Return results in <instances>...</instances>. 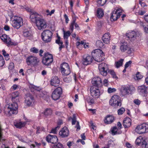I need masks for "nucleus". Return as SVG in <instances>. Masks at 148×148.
<instances>
[{"instance_id":"nucleus-1","label":"nucleus","mask_w":148,"mask_h":148,"mask_svg":"<svg viewBox=\"0 0 148 148\" xmlns=\"http://www.w3.org/2000/svg\"><path fill=\"white\" fill-rule=\"evenodd\" d=\"M91 55L93 57V59L97 62H101L105 58L104 53L99 49L94 50L91 53Z\"/></svg>"},{"instance_id":"nucleus-2","label":"nucleus","mask_w":148,"mask_h":148,"mask_svg":"<svg viewBox=\"0 0 148 148\" xmlns=\"http://www.w3.org/2000/svg\"><path fill=\"white\" fill-rule=\"evenodd\" d=\"M109 103L110 106L114 108L118 106L121 107V97L117 95H113L109 101Z\"/></svg>"},{"instance_id":"nucleus-3","label":"nucleus","mask_w":148,"mask_h":148,"mask_svg":"<svg viewBox=\"0 0 148 148\" xmlns=\"http://www.w3.org/2000/svg\"><path fill=\"white\" fill-rule=\"evenodd\" d=\"M135 87L132 85L123 87L121 89V96H125L129 94H132L135 91Z\"/></svg>"},{"instance_id":"nucleus-4","label":"nucleus","mask_w":148,"mask_h":148,"mask_svg":"<svg viewBox=\"0 0 148 148\" xmlns=\"http://www.w3.org/2000/svg\"><path fill=\"white\" fill-rule=\"evenodd\" d=\"M53 61V55L48 52L45 53L42 58V63L45 66H50Z\"/></svg>"},{"instance_id":"nucleus-5","label":"nucleus","mask_w":148,"mask_h":148,"mask_svg":"<svg viewBox=\"0 0 148 148\" xmlns=\"http://www.w3.org/2000/svg\"><path fill=\"white\" fill-rule=\"evenodd\" d=\"M119 49L121 52H125L129 56H132L133 54V49L129 47L126 42L121 43Z\"/></svg>"},{"instance_id":"nucleus-6","label":"nucleus","mask_w":148,"mask_h":148,"mask_svg":"<svg viewBox=\"0 0 148 148\" xmlns=\"http://www.w3.org/2000/svg\"><path fill=\"white\" fill-rule=\"evenodd\" d=\"M52 35V32L50 30H45L42 33L41 36L45 42L48 43L51 41Z\"/></svg>"},{"instance_id":"nucleus-7","label":"nucleus","mask_w":148,"mask_h":148,"mask_svg":"<svg viewBox=\"0 0 148 148\" xmlns=\"http://www.w3.org/2000/svg\"><path fill=\"white\" fill-rule=\"evenodd\" d=\"M23 24V20L20 17L15 16L12 21V25L15 29H18Z\"/></svg>"},{"instance_id":"nucleus-8","label":"nucleus","mask_w":148,"mask_h":148,"mask_svg":"<svg viewBox=\"0 0 148 148\" xmlns=\"http://www.w3.org/2000/svg\"><path fill=\"white\" fill-rule=\"evenodd\" d=\"M61 73L63 76H66L71 73V70L69 64L67 63L64 62L60 66Z\"/></svg>"},{"instance_id":"nucleus-9","label":"nucleus","mask_w":148,"mask_h":148,"mask_svg":"<svg viewBox=\"0 0 148 148\" xmlns=\"http://www.w3.org/2000/svg\"><path fill=\"white\" fill-rule=\"evenodd\" d=\"M17 102L12 101V103L9 104L8 109V116H10L12 114H16L18 113V104Z\"/></svg>"},{"instance_id":"nucleus-10","label":"nucleus","mask_w":148,"mask_h":148,"mask_svg":"<svg viewBox=\"0 0 148 148\" xmlns=\"http://www.w3.org/2000/svg\"><path fill=\"white\" fill-rule=\"evenodd\" d=\"M98 69L99 73L103 76H106L109 70L108 66L105 63H101L99 64Z\"/></svg>"},{"instance_id":"nucleus-11","label":"nucleus","mask_w":148,"mask_h":148,"mask_svg":"<svg viewBox=\"0 0 148 148\" xmlns=\"http://www.w3.org/2000/svg\"><path fill=\"white\" fill-rule=\"evenodd\" d=\"M136 132L139 134H142L148 132V125L143 123L136 126L135 130Z\"/></svg>"},{"instance_id":"nucleus-12","label":"nucleus","mask_w":148,"mask_h":148,"mask_svg":"<svg viewBox=\"0 0 148 148\" xmlns=\"http://www.w3.org/2000/svg\"><path fill=\"white\" fill-rule=\"evenodd\" d=\"M123 10L119 8H117L116 11H113L111 13L110 17L112 21H115L119 18L123 14Z\"/></svg>"},{"instance_id":"nucleus-13","label":"nucleus","mask_w":148,"mask_h":148,"mask_svg":"<svg viewBox=\"0 0 148 148\" xmlns=\"http://www.w3.org/2000/svg\"><path fill=\"white\" fill-rule=\"evenodd\" d=\"M38 62L37 58L32 55L28 56L26 60V62L28 66H35L37 64Z\"/></svg>"},{"instance_id":"nucleus-14","label":"nucleus","mask_w":148,"mask_h":148,"mask_svg":"<svg viewBox=\"0 0 148 148\" xmlns=\"http://www.w3.org/2000/svg\"><path fill=\"white\" fill-rule=\"evenodd\" d=\"M0 38L1 40L8 47L13 45L15 46L17 45L16 43L12 42L11 38L5 34H2Z\"/></svg>"},{"instance_id":"nucleus-15","label":"nucleus","mask_w":148,"mask_h":148,"mask_svg":"<svg viewBox=\"0 0 148 148\" xmlns=\"http://www.w3.org/2000/svg\"><path fill=\"white\" fill-rule=\"evenodd\" d=\"M62 90L60 87H57L53 91L51 94V97L54 100L59 99L62 94Z\"/></svg>"},{"instance_id":"nucleus-16","label":"nucleus","mask_w":148,"mask_h":148,"mask_svg":"<svg viewBox=\"0 0 148 148\" xmlns=\"http://www.w3.org/2000/svg\"><path fill=\"white\" fill-rule=\"evenodd\" d=\"M90 92L91 96L95 98H98L100 95L101 92L98 86H92L90 88Z\"/></svg>"},{"instance_id":"nucleus-17","label":"nucleus","mask_w":148,"mask_h":148,"mask_svg":"<svg viewBox=\"0 0 148 148\" xmlns=\"http://www.w3.org/2000/svg\"><path fill=\"white\" fill-rule=\"evenodd\" d=\"M93 58L92 56L86 54L84 55L82 60V64L85 66H87L90 64L92 62Z\"/></svg>"},{"instance_id":"nucleus-18","label":"nucleus","mask_w":148,"mask_h":148,"mask_svg":"<svg viewBox=\"0 0 148 148\" xmlns=\"http://www.w3.org/2000/svg\"><path fill=\"white\" fill-rule=\"evenodd\" d=\"M39 29H43L47 27V25L46 21L40 17L35 23Z\"/></svg>"},{"instance_id":"nucleus-19","label":"nucleus","mask_w":148,"mask_h":148,"mask_svg":"<svg viewBox=\"0 0 148 148\" xmlns=\"http://www.w3.org/2000/svg\"><path fill=\"white\" fill-rule=\"evenodd\" d=\"M46 140L49 143L53 144H56L58 142V139L57 137L55 135H48L46 137Z\"/></svg>"},{"instance_id":"nucleus-20","label":"nucleus","mask_w":148,"mask_h":148,"mask_svg":"<svg viewBox=\"0 0 148 148\" xmlns=\"http://www.w3.org/2000/svg\"><path fill=\"white\" fill-rule=\"evenodd\" d=\"M25 102L27 105L29 107L32 106L35 101V100L33 95H28L25 100Z\"/></svg>"},{"instance_id":"nucleus-21","label":"nucleus","mask_w":148,"mask_h":148,"mask_svg":"<svg viewBox=\"0 0 148 148\" xmlns=\"http://www.w3.org/2000/svg\"><path fill=\"white\" fill-rule=\"evenodd\" d=\"M69 134V132L68 129L66 127H63L60 131L59 134L60 136L62 138L68 137Z\"/></svg>"},{"instance_id":"nucleus-22","label":"nucleus","mask_w":148,"mask_h":148,"mask_svg":"<svg viewBox=\"0 0 148 148\" xmlns=\"http://www.w3.org/2000/svg\"><path fill=\"white\" fill-rule=\"evenodd\" d=\"M147 87L145 85L138 86L137 90L139 94L143 96H146L147 93Z\"/></svg>"},{"instance_id":"nucleus-23","label":"nucleus","mask_w":148,"mask_h":148,"mask_svg":"<svg viewBox=\"0 0 148 148\" xmlns=\"http://www.w3.org/2000/svg\"><path fill=\"white\" fill-rule=\"evenodd\" d=\"M91 83L93 85L92 86H98V87L102 85L101 79L99 77L93 78L92 79Z\"/></svg>"},{"instance_id":"nucleus-24","label":"nucleus","mask_w":148,"mask_h":148,"mask_svg":"<svg viewBox=\"0 0 148 148\" xmlns=\"http://www.w3.org/2000/svg\"><path fill=\"white\" fill-rule=\"evenodd\" d=\"M40 17V14L34 11L31 13L30 19L32 22L35 23Z\"/></svg>"},{"instance_id":"nucleus-25","label":"nucleus","mask_w":148,"mask_h":148,"mask_svg":"<svg viewBox=\"0 0 148 148\" xmlns=\"http://www.w3.org/2000/svg\"><path fill=\"white\" fill-rule=\"evenodd\" d=\"M50 82L51 85L55 87L58 86L60 82L58 77L56 76H52Z\"/></svg>"},{"instance_id":"nucleus-26","label":"nucleus","mask_w":148,"mask_h":148,"mask_svg":"<svg viewBox=\"0 0 148 148\" xmlns=\"http://www.w3.org/2000/svg\"><path fill=\"white\" fill-rule=\"evenodd\" d=\"M115 120L114 116L112 115H107L104 120V123L106 124H110L113 122Z\"/></svg>"},{"instance_id":"nucleus-27","label":"nucleus","mask_w":148,"mask_h":148,"mask_svg":"<svg viewBox=\"0 0 148 148\" xmlns=\"http://www.w3.org/2000/svg\"><path fill=\"white\" fill-rule=\"evenodd\" d=\"M132 120L129 117H126L123 121V125L125 128H128L131 125Z\"/></svg>"},{"instance_id":"nucleus-28","label":"nucleus","mask_w":148,"mask_h":148,"mask_svg":"<svg viewBox=\"0 0 148 148\" xmlns=\"http://www.w3.org/2000/svg\"><path fill=\"white\" fill-rule=\"evenodd\" d=\"M19 93L18 91L12 92L11 94V99L12 101L18 102L19 101Z\"/></svg>"},{"instance_id":"nucleus-29","label":"nucleus","mask_w":148,"mask_h":148,"mask_svg":"<svg viewBox=\"0 0 148 148\" xmlns=\"http://www.w3.org/2000/svg\"><path fill=\"white\" fill-rule=\"evenodd\" d=\"M22 35L24 37L27 38L29 39L32 37L31 32L27 29L23 30Z\"/></svg>"},{"instance_id":"nucleus-30","label":"nucleus","mask_w":148,"mask_h":148,"mask_svg":"<svg viewBox=\"0 0 148 148\" xmlns=\"http://www.w3.org/2000/svg\"><path fill=\"white\" fill-rule=\"evenodd\" d=\"M110 40V35L109 33L104 34L102 37V40L103 42L106 44L109 43Z\"/></svg>"},{"instance_id":"nucleus-31","label":"nucleus","mask_w":148,"mask_h":148,"mask_svg":"<svg viewBox=\"0 0 148 148\" xmlns=\"http://www.w3.org/2000/svg\"><path fill=\"white\" fill-rule=\"evenodd\" d=\"M137 5L136 4L133 7V8H131V11H134L136 13V14H138L143 15H144L146 12L145 11H142V10H138L137 12L136 11V9H137Z\"/></svg>"},{"instance_id":"nucleus-32","label":"nucleus","mask_w":148,"mask_h":148,"mask_svg":"<svg viewBox=\"0 0 148 148\" xmlns=\"http://www.w3.org/2000/svg\"><path fill=\"white\" fill-rule=\"evenodd\" d=\"M57 39L56 40V42L59 45V49L60 51L62 48H64V46L63 45V42L62 41H60L61 38L60 37L58 34L57 35Z\"/></svg>"},{"instance_id":"nucleus-33","label":"nucleus","mask_w":148,"mask_h":148,"mask_svg":"<svg viewBox=\"0 0 148 148\" xmlns=\"http://www.w3.org/2000/svg\"><path fill=\"white\" fill-rule=\"evenodd\" d=\"M126 36L131 40H133L136 36V33L135 32L132 31L126 34Z\"/></svg>"},{"instance_id":"nucleus-34","label":"nucleus","mask_w":148,"mask_h":148,"mask_svg":"<svg viewBox=\"0 0 148 148\" xmlns=\"http://www.w3.org/2000/svg\"><path fill=\"white\" fill-rule=\"evenodd\" d=\"M26 124L25 122H17L15 124V126L17 128H21L22 127H24Z\"/></svg>"},{"instance_id":"nucleus-35","label":"nucleus","mask_w":148,"mask_h":148,"mask_svg":"<svg viewBox=\"0 0 148 148\" xmlns=\"http://www.w3.org/2000/svg\"><path fill=\"white\" fill-rule=\"evenodd\" d=\"M97 15L99 18L102 17L104 15V13L102 9L98 8L97 11Z\"/></svg>"},{"instance_id":"nucleus-36","label":"nucleus","mask_w":148,"mask_h":148,"mask_svg":"<svg viewBox=\"0 0 148 148\" xmlns=\"http://www.w3.org/2000/svg\"><path fill=\"white\" fill-rule=\"evenodd\" d=\"M124 59H121L118 61L116 62L115 63V66L117 68H119L123 65Z\"/></svg>"},{"instance_id":"nucleus-37","label":"nucleus","mask_w":148,"mask_h":148,"mask_svg":"<svg viewBox=\"0 0 148 148\" xmlns=\"http://www.w3.org/2000/svg\"><path fill=\"white\" fill-rule=\"evenodd\" d=\"M53 112V110L51 108H47L46 109L44 112V114L45 116H48L51 115Z\"/></svg>"},{"instance_id":"nucleus-38","label":"nucleus","mask_w":148,"mask_h":148,"mask_svg":"<svg viewBox=\"0 0 148 148\" xmlns=\"http://www.w3.org/2000/svg\"><path fill=\"white\" fill-rule=\"evenodd\" d=\"M142 146L143 147L148 148V138L145 139L143 140Z\"/></svg>"},{"instance_id":"nucleus-39","label":"nucleus","mask_w":148,"mask_h":148,"mask_svg":"<svg viewBox=\"0 0 148 148\" xmlns=\"http://www.w3.org/2000/svg\"><path fill=\"white\" fill-rule=\"evenodd\" d=\"M103 45V43L101 40H98L96 42V45L98 48H101Z\"/></svg>"},{"instance_id":"nucleus-40","label":"nucleus","mask_w":148,"mask_h":148,"mask_svg":"<svg viewBox=\"0 0 148 148\" xmlns=\"http://www.w3.org/2000/svg\"><path fill=\"white\" fill-rule=\"evenodd\" d=\"M71 33L69 31L67 32H65L64 30V39H68L69 36L71 35Z\"/></svg>"},{"instance_id":"nucleus-41","label":"nucleus","mask_w":148,"mask_h":148,"mask_svg":"<svg viewBox=\"0 0 148 148\" xmlns=\"http://www.w3.org/2000/svg\"><path fill=\"white\" fill-rule=\"evenodd\" d=\"M143 140V138L141 136H139L137 138L135 141V143L136 145H139L141 143Z\"/></svg>"},{"instance_id":"nucleus-42","label":"nucleus","mask_w":148,"mask_h":148,"mask_svg":"<svg viewBox=\"0 0 148 148\" xmlns=\"http://www.w3.org/2000/svg\"><path fill=\"white\" fill-rule=\"evenodd\" d=\"M2 52L3 53L2 54L5 57V60H9L10 59L9 55L6 53V51L4 49H3Z\"/></svg>"},{"instance_id":"nucleus-43","label":"nucleus","mask_w":148,"mask_h":148,"mask_svg":"<svg viewBox=\"0 0 148 148\" xmlns=\"http://www.w3.org/2000/svg\"><path fill=\"white\" fill-rule=\"evenodd\" d=\"M108 73H109L112 76L113 78L116 79L118 78L116 75L115 72L113 70H109L108 71Z\"/></svg>"},{"instance_id":"nucleus-44","label":"nucleus","mask_w":148,"mask_h":148,"mask_svg":"<svg viewBox=\"0 0 148 148\" xmlns=\"http://www.w3.org/2000/svg\"><path fill=\"white\" fill-rule=\"evenodd\" d=\"M142 26L144 28V32L147 34L148 33V25L145 23H143Z\"/></svg>"},{"instance_id":"nucleus-45","label":"nucleus","mask_w":148,"mask_h":148,"mask_svg":"<svg viewBox=\"0 0 148 148\" xmlns=\"http://www.w3.org/2000/svg\"><path fill=\"white\" fill-rule=\"evenodd\" d=\"M30 52L34 53H37L39 52V50L35 47L31 48L30 49Z\"/></svg>"},{"instance_id":"nucleus-46","label":"nucleus","mask_w":148,"mask_h":148,"mask_svg":"<svg viewBox=\"0 0 148 148\" xmlns=\"http://www.w3.org/2000/svg\"><path fill=\"white\" fill-rule=\"evenodd\" d=\"M117 131L118 129L117 127L115 126L112 128L111 129V131L113 135H115L116 134Z\"/></svg>"},{"instance_id":"nucleus-47","label":"nucleus","mask_w":148,"mask_h":148,"mask_svg":"<svg viewBox=\"0 0 148 148\" xmlns=\"http://www.w3.org/2000/svg\"><path fill=\"white\" fill-rule=\"evenodd\" d=\"M5 63L3 56L0 54V67H3L5 64Z\"/></svg>"},{"instance_id":"nucleus-48","label":"nucleus","mask_w":148,"mask_h":148,"mask_svg":"<svg viewBox=\"0 0 148 148\" xmlns=\"http://www.w3.org/2000/svg\"><path fill=\"white\" fill-rule=\"evenodd\" d=\"M125 109L123 107L117 110V113L119 115L122 114L125 112Z\"/></svg>"},{"instance_id":"nucleus-49","label":"nucleus","mask_w":148,"mask_h":148,"mask_svg":"<svg viewBox=\"0 0 148 148\" xmlns=\"http://www.w3.org/2000/svg\"><path fill=\"white\" fill-rule=\"evenodd\" d=\"M107 0H98L97 3L100 6H103L106 2Z\"/></svg>"},{"instance_id":"nucleus-50","label":"nucleus","mask_w":148,"mask_h":148,"mask_svg":"<svg viewBox=\"0 0 148 148\" xmlns=\"http://www.w3.org/2000/svg\"><path fill=\"white\" fill-rule=\"evenodd\" d=\"M59 128L60 126H57L54 128H53L51 130L50 133L54 134H57V130H59Z\"/></svg>"},{"instance_id":"nucleus-51","label":"nucleus","mask_w":148,"mask_h":148,"mask_svg":"<svg viewBox=\"0 0 148 148\" xmlns=\"http://www.w3.org/2000/svg\"><path fill=\"white\" fill-rule=\"evenodd\" d=\"M37 131L36 134H39L42 131H44L45 130V129L43 127H37L36 128Z\"/></svg>"},{"instance_id":"nucleus-52","label":"nucleus","mask_w":148,"mask_h":148,"mask_svg":"<svg viewBox=\"0 0 148 148\" xmlns=\"http://www.w3.org/2000/svg\"><path fill=\"white\" fill-rule=\"evenodd\" d=\"M75 22V20H73L72 22L71 23L70 26V29L71 31L72 32H73L74 29V25Z\"/></svg>"},{"instance_id":"nucleus-53","label":"nucleus","mask_w":148,"mask_h":148,"mask_svg":"<svg viewBox=\"0 0 148 148\" xmlns=\"http://www.w3.org/2000/svg\"><path fill=\"white\" fill-rule=\"evenodd\" d=\"M143 77V75H141L139 72H138L136 73V80H138V79H142Z\"/></svg>"},{"instance_id":"nucleus-54","label":"nucleus","mask_w":148,"mask_h":148,"mask_svg":"<svg viewBox=\"0 0 148 148\" xmlns=\"http://www.w3.org/2000/svg\"><path fill=\"white\" fill-rule=\"evenodd\" d=\"M55 114L56 115L58 116L62 117L63 116V113L61 112L57 111L55 112Z\"/></svg>"},{"instance_id":"nucleus-55","label":"nucleus","mask_w":148,"mask_h":148,"mask_svg":"<svg viewBox=\"0 0 148 148\" xmlns=\"http://www.w3.org/2000/svg\"><path fill=\"white\" fill-rule=\"evenodd\" d=\"M14 67V63L12 62H10L9 65L8 69L11 70H12Z\"/></svg>"},{"instance_id":"nucleus-56","label":"nucleus","mask_w":148,"mask_h":148,"mask_svg":"<svg viewBox=\"0 0 148 148\" xmlns=\"http://www.w3.org/2000/svg\"><path fill=\"white\" fill-rule=\"evenodd\" d=\"M55 11V10H52L51 12H50V11L49 10H46V12L47 13V15H50L51 16V15L53 14Z\"/></svg>"},{"instance_id":"nucleus-57","label":"nucleus","mask_w":148,"mask_h":148,"mask_svg":"<svg viewBox=\"0 0 148 148\" xmlns=\"http://www.w3.org/2000/svg\"><path fill=\"white\" fill-rule=\"evenodd\" d=\"M72 124L73 125H75L76 121V118L75 115L73 114V118L72 119Z\"/></svg>"},{"instance_id":"nucleus-58","label":"nucleus","mask_w":148,"mask_h":148,"mask_svg":"<svg viewBox=\"0 0 148 148\" xmlns=\"http://www.w3.org/2000/svg\"><path fill=\"white\" fill-rule=\"evenodd\" d=\"M116 90V89L115 88H109L108 89V91L109 93H110L112 92H115Z\"/></svg>"},{"instance_id":"nucleus-59","label":"nucleus","mask_w":148,"mask_h":148,"mask_svg":"<svg viewBox=\"0 0 148 148\" xmlns=\"http://www.w3.org/2000/svg\"><path fill=\"white\" fill-rule=\"evenodd\" d=\"M108 79H105L103 81L102 84L105 86H107L108 84Z\"/></svg>"},{"instance_id":"nucleus-60","label":"nucleus","mask_w":148,"mask_h":148,"mask_svg":"<svg viewBox=\"0 0 148 148\" xmlns=\"http://www.w3.org/2000/svg\"><path fill=\"white\" fill-rule=\"evenodd\" d=\"M55 148H64L62 145L59 143L55 146H54Z\"/></svg>"},{"instance_id":"nucleus-61","label":"nucleus","mask_w":148,"mask_h":148,"mask_svg":"<svg viewBox=\"0 0 148 148\" xmlns=\"http://www.w3.org/2000/svg\"><path fill=\"white\" fill-rule=\"evenodd\" d=\"M139 3L141 6L143 8H145V7L147 6V5H146L145 3L143 2V1L142 0H139Z\"/></svg>"},{"instance_id":"nucleus-62","label":"nucleus","mask_w":148,"mask_h":148,"mask_svg":"<svg viewBox=\"0 0 148 148\" xmlns=\"http://www.w3.org/2000/svg\"><path fill=\"white\" fill-rule=\"evenodd\" d=\"M25 9L28 12H29L30 13V14H31V13L32 12H34L33 10L31 9L30 8L28 7H26L25 8Z\"/></svg>"},{"instance_id":"nucleus-63","label":"nucleus","mask_w":148,"mask_h":148,"mask_svg":"<svg viewBox=\"0 0 148 148\" xmlns=\"http://www.w3.org/2000/svg\"><path fill=\"white\" fill-rule=\"evenodd\" d=\"M132 63V62L131 61H129L128 62H127L125 65V68H127V67L129 66Z\"/></svg>"},{"instance_id":"nucleus-64","label":"nucleus","mask_w":148,"mask_h":148,"mask_svg":"<svg viewBox=\"0 0 148 148\" xmlns=\"http://www.w3.org/2000/svg\"><path fill=\"white\" fill-rule=\"evenodd\" d=\"M64 18L65 19L66 23H68V22L69 21V19L67 15L65 14H64Z\"/></svg>"}]
</instances>
